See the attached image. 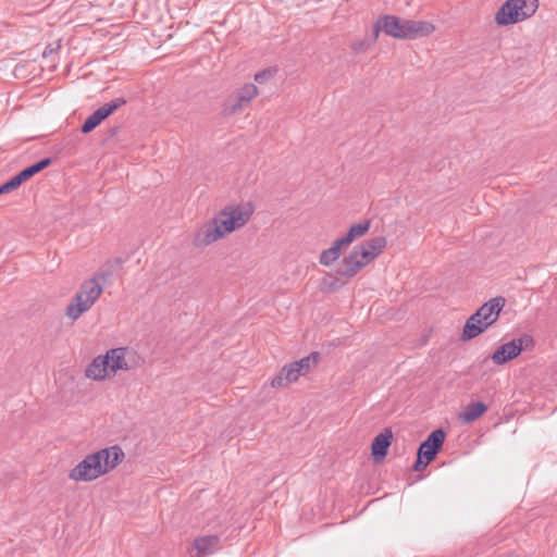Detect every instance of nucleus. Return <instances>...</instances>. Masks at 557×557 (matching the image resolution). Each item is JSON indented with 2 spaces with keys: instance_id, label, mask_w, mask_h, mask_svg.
Listing matches in <instances>:
<instances>
[{
  "instance_id": "obj_4",
  "label": "nucleus",
  "mask_w": 557,
  "mask_h": 557,
  "mask_svg": "<svg viewBox=\"0 0 557 557\" xmlns=\"http://www.w3.org/2000/svg\"><path fill=\"white\" fill-rule=\"evenodd\" d=\"M320 354L317 351L311 352L300 360L285 364L281 371L271 381L274 388L286 387L289 384L298 381L299 376L306 375L312 368L318 366Z\"/></svg>"
},
{
  "instance_id": "obj_7",
  "label": "nucleus",
  "mask_w": 557,
  "mask_h": 557,
  "mask_svg": "<svg viewBox=\"0 0 557 557\" xmlns=\"http://www.w3.org/2000/svg\"><path fill=\"white\" fill-rule=\"evenodd\" d=\"M445 432L443 429L432 431L428 437L419 445L417 454L433 461L445 441Z\"/></svg>"
},
{
  "instance_id": "obj_23",
  "label": "nucleus",
  "mask_w": 557,
  "mask_h": 557,
  "mask_svg": "<svg viewBox=\"0 0 557 557\" xmlns=\"http://www.w3.org/2000/svg\"><path fill=\"white\" fill-rule=\"evenodd\" d=\"M516 10L518 11L519 22L531 17L539 8L537 0H517Z\"/></svg>"
},
{
  "instance_id": "obj_34",
  "label": "nucleus",
  "mask_w": 557,
  "mask_h": 557,
  "mask_svg": "<svg viewBox=\"0 0 557 557\" xmlns=\"http://www.w3.org/2000/svg\"><path fill=\"white\" fill-rule=\"evenodd\" d=\"M381 32H384L382 16H380L373 25V30H372V35H371V39H370L371 44L376 41Z\"/></svg>"
},
{
  "instance_id": "obj_9",
  "label": "nucleus",
  "mask_w": 557,
  "mask_h": 557,
  "mask_svg": "<svg viewBox=\"0 0 557 557\" xmlns=\"http://www.w3.org/2000/svg\"><path fill=\"white\" fill-rule=\"evenodd\" d=\"M506 299L502 296L491 298L488 301L483 304L475 312L484 325H493L499 318V313L505 307Z\"/></svg>"
},
{
  "instance_id": "obj_35",
  "label": "nucleus",
  "mask_w": 557,
  "mask_h": 557,
  "mask_svg": "<svg viewBox=\"0 0 557 557\" xmlns=\"http://www.w3.org/2000/svg\"><path fill=\"white\" fill-rule=\"evenodd\" d=\"M370 45H371V42L368 40H359V41H355L351 45V49L356 52H363L369 48Z\"/></svg>"
},
{
  "instance_id": "obj_15",
  "label": "nucleus",
  "mask_w": 557,
  "mask_h": 557,
  "mask_svg": "<svg viewBox=\"0 0 557 557\" xmlns=\"http://www.w3.org/2000/svg\"><path fill=\"white\" fill-rule=\"evenodd\" d=\"M488 327L490 325H484V322L473 313L467 319L463 325L461 341H471L485 332Z\"/></svg>"
},
{
  "instance_id": "obj_26",
  "label": "nucleus",
  "mask_w": 557,
  "mask_h": 557,
  "mask_svg": "<svg viewBox=\"0 0 557 557\" xmlns=\"http://www.w3.org/2000/svg\"><path fill=\"white\" fill-rule=\"evenodd\" d=\"M347 281L348 280L344 278L343 276H338L335 273V275H327V277L324 278V284L327 285L331 290H338L345 285Z\"/></svg>"
},
{
  "instance_id": "obj_30",
  "label": "nucleus",
  "mask_w": 557,
  "mask_h": 557,
  "mask_svg": "<svg viewBox=\"0 0 557 557\" xmlns=\"http://www.w3.org/2000/svg\"><path fill=\"white\" fill-rule=\"evenodd\" d=\"M21 185L16 182L15 176L11 177L9 181L0 185V195L9 194L13 190H16Z\"/></svg>"
},
{
  "instance_id": "obj_19",
  "label": "nucleus",
  "mask_w": 557,
  "mask_h": 557,
  "mask_svg": "<svg viewBox=\"0 0 557 557\" xmlns=\"http://www.w3.org/2000/svg\"><path fill=\"white\" fill-rule=\"evenodd\" d=\"M52 163L51 158H44L40 161L23 169L21 172H18L15 176L16 182H18L20 185L30 180L34 175L41 172L46 168H48Z\"/></svg>"
},
{
  "instance_id": "obj_18",
  "label": "nucleus",
  "mask_w": 557,
  "mask_h": 557,
  "mask_svg": "<svg viewBox=\"0 0 557 557\" xmlns=\"http://www.w3.org/2000/svg\"><path fill=\"white\" fill-rule=\"evenodd\" d=\"M220 537L218 535H206L197 537L194 541V547L198 555L207 556L213 554L219 546Z\"/></svg>"
},
{
  "instance_id": "obj_31",
  "label": "nucleus",
  "mask_w": 557,
  "mask_h": 557,
  "mask_svg": "<svg viewBox=\"0 0 557 557\" xmlns=\"http://www.w3.org/2000/svg\"><path fill=\"white\" fill-rule=\"evenodd\" d=\"M515 341H516V346H520V352L523 349H528L529 347H532L534 344L533 337L528 334H523L522 336H520L519 338H517Z\"/></svg>"
},
{
  "instance_id": "obj_2",
  "label": "nucleus",
  "mask_w": 557,
  "mask_h": 557,
  "mask_svg": "<svg viewBox=\"0 0 557 557\" xmlns=\"http://www.w3.org/2000/svg\"><path fill=\"white\" fill-rule=\"evenodd\" d=\"M382 22L385 35L403 40L429 36L435 29L429 22L403 20L395 15H383Z\"/></svg>"
},
{
  "instance_id": "obj_1",
  "label": "nucleus",
  "mask_w": 557,
  "mask_h": 557,
  "mask_svg": "<svg viewBox=\"0 0 557 557\" xmlns=\"http://www.w3.org/2000/svg\"><path fill=\"white\" fill-rule=\"evenodd\" d=\"M386 238L383 236L373 237L355 246L348 256L335 269L338 276L346 280L352 278L361 269L374 260L385 248Z\"/></svg>"
},
{
  "instance_id": "obj_3",
  "label": "nucleus",
  "mask_w": 557,
  "mask_h": 557,
  "mask_svg": "<svg viewBox=\"0 0 557 557\" xmlns=\"http://www.w3.org/2000/svg\"><path fill=\"white\" fill-rule=\"evenodd\" d=\"M102 290L103 286L97 278L91 277L85 281L81 286V292L77 293L67 305L66 315L72 320H77L84 312L92 307Z\"/></svg>"
},
{
  "instance_id": "obj_13",
  "label": "nucleus",
  "mask_w": 557,
  "mask_h": 557,
  "mask_svg": "<svg viewBox=\"0 0 557 557\" xmlns=\"http://www.w3.org/2000/svg\"><path fill=\"white\" fill-rule=\"evenodd\" d=\"M104 473L113 470L124 458V451L117 445L98 450Z\"/></svg>"
},
{
  "instance_id": "obj_16",
  "label": "nucleus",
  "mask_w": 557,
  "mask_h": 557,
  "mask_svg": "<svg viewBox=\"0 0 557 557\" xmlns=\"http://www.w3.org/2000/svg\"><path fill=\"white\" fill-rule=\"evenodd\" d=\"M520 355V346H516V341H510L499 346L492 355V360L496 364H504Z\"/></svg>"
},
{
  "instance_id": "obj_8",
  "label": "nucleus",
  "mask_w": 557,
  "mask_h": 557,
  "mask_svg": "<svg viewBox=\"0 0 557 557\" xmlns=\"http://www.w3.org/2000/svg\"><path fill=\"white\" fill-rule=\"evenodd\" d=\"M258 95V88L255 84L249 83L245 84L242 88H239L233 97L228 99L226 106V112L228 114H236L242 109L249 103L256 96Z\"/></svg>"
},
{
  "instance_id": "obj_29",
  "label": "nucleus",
  "mask_w": 557,
  "mask_h": 557,
  "mask_svg": "<svg viewBox=\"0 0 557 557\" xmlns=\"http://www.w3.org/2000/svg\"><path fill=\"white\" fill-rule=\"evenodd\" d=\"M275 74H276V69L269 67V69L262 70V71L256 73L255 81L258 84H263V83L272 79L275 76Z\"/></svg>"
},
{
  "instance_id": "obj_24",
  "label": "nucleus",
  "mask_w": 557,
  "mask_h": 557,
  "mask_svg": "<svg viewBox=\"0 0 557 557\" xmlns=\"http://www.w3.org/2000/svg\"><path fill=\"white\" fill-rule=\"evenodd\" d=\"M370 226H371V221L370 220H364L361 223L352 224L349 227V230L347 232V235L354 242L355 239L364 236L369 232Z\"/></svg>"
},
{
  "instance_id": "obj_12",
  "label": "nucleus",
  "mask_w": 557,
  "mask_h": 557,
  "mask_svg": "<svg viewBox=\"0 0 557 557\" xmlns=\"http://www.w3.org/2000/svg\"><path fill=\"white\" fill-rule=\"evenodd\" d=\"M132 354L126 347L113 348L104 355L109 358V369L115 374L119 370H131L133 368L126 361V356Z\"/></svg>"
},
{
  "instance_id": "obj_10",
  "label": "nucleus",
  "mask_w": 557,
  "mask_h": 557,
  "mask_svg": "<svg viewBox=\"0 0 557 557\" xmlns=\"http://www.w3.org/2000/svg\"><path fill=\"white\" fill-rule=\"evenodd\" d=\"M222 237L223 232L220 231L214 220H211L198 230L194 238V245L196 247H205Z\"/></svg>"
},
{
  "instance_id": "obj_17",
  "label": "nucleus",
  "mask_w": 557,
  "mask_h": 557,
  "mask_svg": "<svg viewBox=\"0 0 557 557\" xmlns=\"http://www.w3.org/2000/svg\"><path fill=\"white\" fill-rule=\"evenodd\" d=\"M109 358L104 355L96 357L86 368L85 374L92 380H104L108 376Z\"/></svg>"
},
{
  "instance_id": "obj_37",
  "label": "nucleus",
  "mask_w": 557,
  "mask_h": 557,
  "mask_svg": "<svg viewBox=\"0 0 557 557\" xmlns=\"http://www.w3.org/2000/svg\"><path fill=\"white\" fill-rule=\"evenodd\" d=\"M94 112L97 114V117H99L101 122L109 116V114L106 112L102 106Z\"/></svg>"
},
{
  "instance_id": "obj_28",
  "label": "nucleus",
  "mask_w": 557,
  "mask_h": 557,
  "mask_svg": "<svg viewBox=\"0 0 557 557\" xmlns=\"http://www.w3.org/2000/svg\"><path fill=\"white\" fill-rule=\"evenodd\" d=\"M126 104V100L123 97L112 99L110 102L104 103L102 107L109 116L114 113L117 109Z\"/></svg>"
},
{
  "instance_id": "obj_22",
  "label": "nucleus",
  "mask_w": 557,
  "mask_h": 557,
  "mask_svg": "<svg viewBox=\"0 0 557 557\" xmlns=\"http://www.w3.org/2000/svg\"><path fill=\"white\" fill-rule=\"evenodd\" d=\"M516 10L518 11L519 22L531 17L539 8L537 0H517Z\"/></svg>"
},
{
  "instance_id": "obj_21",
  "label": "nucleus",
  "mask_w": 557,
  "mask_h": 557,
  "mask_svg": "<svg viewBox=\"0 0 557 557\" xmlns=\"http://www.w3.org/2000/svg\"><path fill=\"white\" fill-rule=\"evenodd\" d=\"M486 410L487 406L482 401L470 403L465 407L459 418L465 423H471L478 420Z\"/></svg>"
},
{
  "instance_id": "obj_11",
  "label": "nucleus",
  "mask_w": 557,
  "mask_h": 557,
  "mask_svg": "<svg viewBox=\"0 0 557 557\" xmlns=\"http://www.w3.org/2000/svg\"><path fill=\"white\" fill-rule=\"evenodd\" d=\"M393 433L391 429H384L379 435H376L371 444V454L375 461L383 460L391 446Z\"/></svg>"
},
{
  "instance_id": "obj_20",
  "label": "nucleus",
  "mask_w": 557,
  "mask_h": 557,
  "mask_svg": "<svg viewBox=\"0 0 557 557\" xmlns=\"http://www.w3.org/2000/svg\"><path fill=\"white\" fill-rule=\"evenodd\" d=\"M123 260L121 258H114L108 260L94 275V278H97L100 283H107L112 278L114 273L122 267Z\"/></svg>"
},
{
  "instance_id": "obj_5",
  "label": "nucleus",
  "mask_w": 557,
  "mask_h": 557,
  "mask_svg": "<svg viewBox=\"0 0 557 557\" xmlns=\"http://www.w3.org/2000/svg\"><path fill=\"white\" fill-rule=\"evenodd\" d=\"M252 211L253 209L250 205H248V209L245 211L239 206H230L220 211L213 220L224 236L244 226L250 219Z\"/></svg>"
},
{
  "instance_id": "obj_6",
  "label": "nucleus",
  "mask_w": 557,
  "mask_h": 557,
  "mask_svg": "<svg viewBox=\"0 0 557 557\" xmlns=\"http://www.w3.org/2000/svg\"><path fill=\"white\" fill-rule=\"evenodd\" d=\"M104 470L100 460L98 451L86 456L75 468L70 472V479L75 481L89 482L103 475Z\"/></svg>"
},
{
  "instance_id": "obj_38",
  "label": "nucleus",
  "mask_w": 557,
  "mask_h": 557,
  "mask_svg": "<svg viewBox=\"0 0 557 557\" xmlns=\"http://www.w3.org/2000/svg\"><path fill=\"white\" fill-rule=\"evenodd\" d=\"M94 112L97 114V117H99L101 122L109 116V114L106 112L102 106Z\"/></svg>"
},
{
  "instance_id": "obj_25",
  "label": "nucleus",
  "mask_w": 557,
  "mask_h": 557,
  "mask_svg": "<svg viewBox=\"0 0 557 557\" xmlns=\"http://www.w3.org/2000/svg\"><path fill=\"white\" fill-rule=\"evenodd\" d=\"M339 257L341 253L331 246L329 249H325L321 252L319 262L322 265L329 267L333 264L336 260H338Z\"/></svg>"
},
{
  "instance_id": "obj_33",
  "label": "nucleus",
  "mask_w": 557,
  "mask_h": 557,
  "mask_svg": "<svg viewBox=\"0 0 557 557\" xmlns=\"http://www.w3.org/2000/svg\"><path fill=\"white\" fill-rule=\"evenodd\" d=\"M430 462L432 461L417 454V459L412 466V469L416 472H420L424 470Z\"/></svg>"
},
{
  "instance_id": "obj_27",
  "label": "nucleus",
  "mask_w": 557,
  "mask_h": 557,
  "mask_svg": "<svg viewBox=\"0 0 557 557\" xmlns=\"http://www.w3.org/2000/svg\"><path fill=\"white\" fill-rule=\"evenodd\" d=\"M100 123L101 121L99 120V117H97V114L94 112L85 120L81 127V131L84 134H88L91 131H94Z\"/></svg>"
},
{
  "instance_id": "obj_14",
  "label": "nucleus",
  "mask_w": 557,
  "mask_h": 557,
  "mask_svg": "<svg viewBox=\"0 0 557 557\" xmlns=\"http://www.w3.org/2000/svg\"><path fill=\"white\" fill-rule=\"evenodd\" d=\"M517 0H507L498 9L495 15V22L499 26L512 25L519 22L518 11L516 10Z\"/></svg>"
},
{
  "instance_id": "obj_36",
  "label": "nucleus",
  "mask_w": 557,
  "mask_h": 557,
  "mask_svg": "<svg viewBox=\"0 0 557 557\" xmlns=\"http://www.w3.org/2000/svg\"><path fill=\"white\" fill-rule=\"evenodd\" d=\"M59 49H60V44L59 42L55 46L50 44V45L46 46V48L44 49L42 57L47 58L50 54L57 52Z\"/></svg>"
},
{
  "instance_id": "obj_32",
  "label": "nucleus",
  "mask_w": 557,
  "mask_h": 557,
  "mask_svg": "<svg viewBox=\"0 0 557 557\" xmlns=\"http://www.w3.org/2000/svg\"><path fill=\"white\" fill-rule=\"evenodd\" d=\"M351 243H352L351 238L346 233L343 237L337 238L333 243L332 247L335 248L336 251L342 253V249L345 247H348Z\"/></svg>"
}]
</instances>
